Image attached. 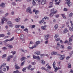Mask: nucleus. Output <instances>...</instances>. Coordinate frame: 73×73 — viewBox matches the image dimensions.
<instances>
[{
	"mask_svg": "<svg viewBox=\"0 0 73 73\" xmlns=\"http://www.w3.org/2000/svg\"><path fill=\"white\" fill-rule=\"evenodd\" d=\"M60 40V39L59 38L55 39V41H59Z\"/></svg>",
	"mask_w": 73,
	"mask_h": 73,
	"instance_id": "nucleus-41",
	"label": "nucleus"
},
{
	"mask_svg": "<svg viewBox=\"0 0 73 73\" xmlns=\"http://www.w3.org/2000/svg\"><path fill=\"white\" fill-rule=\"evenodd\" d=\"M55 17H56V18H58V17H59V15H56L55 16Z\"/></svg>",
	"mask_w": 73,
	"mask_h": 73,
	"instance_id": "nucleus-62",
	"label": "nucleus"
},
{
	"mask_svg": "<svg viewBox=\"0 0 73 73\" xmlns=\"http://www.w3.org/2000/svg\"><path fill=\"white\" fill-rule=\"evenodd\" d=\"M68 68H71V64H68Z\"/></svg>",
	"mask_w": 73,
	"mask_h": 73,
	"instance_id": "nucleus-44",
	"label": "nucleus"
},
{
	"mask_svg": "<svg viewBox=\"0 0 73 73\" xmlns=\"http://www.w3.org/2000/svg\"><path fill=\"white\" fill-rule=\"evenodd\" d=\"M55 10V9H51L50 11V12H51V13H52L54 14V13H56L57 12V11L56 10L54 11Z\"/></svg>",
	"mask_w": 73,
	"mask_h": 73,
	"instance_id": "nucleus-7",
	"label": "nucleus"
},
{
	"mask_svg": "<svg viewBox=\"0 0 73 73\" xmlns=\"http://www.w3.org/2000/svg\"><path fill=\"white\" fill-rule=\"evenodd\" d=\"M25 62V61H24L23 62H22L21 64V66H23L24 64V62Z\"/></svg>",
	"mask_w": 73,
	"mask_h": 73,
	"instance_id": "nucleus-34",
	"label": "nucleus"
},
{
	"mask_svg": "<svg viewBox=\"0 0 73 73\" xmlns=\"http://www.w3.org/2000/svg\"><path fill=\"white\" fill-rule=\"evenodd\" d=\"M7 24H9V26L10 27H13V25L12 22L10 21H8L7 22Z\"/></svg>",
	"mask_w": 73,
	"mask_h": 73,
	"instance_id": "nucleus-8",
	"label": "nucleus"
},
{
	"mask_svg": "<svg viewBox=\"0 0 73 73\" xmlns=\"http://www.w3.org/2000/svg\"><path fill=\"white\" fill-rule=\"evenodd\" d=\"M56 45L58 47H59L60 48H62L63 49H64V46L63 45H60V43L59 42L57 43Z\"/></svg>",
	"mask_w": 73,
	"mask_h": 73,
	"instance_id": "nucleus-3",
	"label": "nucleus"
},
{
	"mask_svg": "<svg viewBox=\"0 0 73 73\" xmlns=\"http://www.w3.org/2000/svg\"><path fill=\"white\" fill-rule=\"evenodd\" d=\"M68 30H67V29H65L64 30V31L65 33H66V32H68Z\"/></svg>",
	"mask_w": 73,
	"mask_h": 73,
	"instance_id": "nucleus-35",
	"label": "nucleus"
},
{
	"mask_svg": "<svg viewBox=\"0 0 73 73\" xmlns=\"http://www.w3.org/2000/svg\"><path fill=\"white\" fill-rule=\"evenodd\" d=\"M0 7H1V8H4V7H5V4L4 3H2L0 5Z\"/></svg>",
	"mask_w": 73,
	"mask_h": 73,
	"instance_id": "nucleus-20",
	"label": "nucleus"
},
{
	"mask_svg": "<svg viewBox=\"0 0 73 73\" xmlns=\"http://www.w3.org/2000/svg\"><path fill=\"white\" fill-rule=\"evenodd\" d=\"M28 29H27V28H26L24 30V31H25L26 32H27V33L28 32Z\"/></svg>",
	"mask_w": 73,
	"mask_h": 73,
	"instance_id": "nucleus-38",
	"label": "nucleus"
},
{
	"mask_svg": "<svg viewBox=\"0 0 73 73\" xmlns=\"http://www.w3.org/2000/svg\"><path fill=\"white\" fill-rule=\"evenodd\" d=\"M73 28H70L69 29V30L70 31H73Z\"/></svg>",
	"mask_w": 73,
	"mask_h": 73,
	"instance_id": "nucleus-60",
	"label": "nucleus"
},
{
	"mask_svg": "<svg viewBox=\"0 0 73 73\" xmlns=\"http://www.w3.org/2000/svg\"><path fill=\"white\" fill-rule=\"evenodd\" d=\"M7 34L8 36H9L11 35V33L10 32H8Z\"/></svg>",
	"mask_w": 73,
	"mask_h": 73,
	"instance_id": "nucleus-61",
	"label": "nucleus"
},
{
	"mask_svg": "<svg viewBox=\"0 0 73 73\" xmlns=\"http://www.w3.org/2000/svg\"><path fill=\"white\" fill-rule=\"evenodd\" d=\"M69 42H72V38L70 37L69 39Z\"/></svg>",
	"mask_w": 73,
	"mask_h": 73,
	"instance_id": "nucleus-46",
	"label": "nucleus"
},
{
	"mask_svg": "<svg viewBox=\"0 0 73 73\" xmlns=\"http://www.w3.org/2000/svg\"><path fill=\"white\" fill-rule=\"evenodd\" d=\"M33 5L36 4V2H35V1L34 0H33Z\"/></svg>",
	"mask_w": 73,
	"mask_h": 73,
	"instance_id": "nucleus-49",
	"label": "nucleus"
},
{
	"mask_svg": "<svg viewBox=\"0 0 73 73\" xmlns=\"http://www.w3.org/2000/svg\"><path fill=\"white\" fill-rule=\"evenodd\" d=\"M33 59H36V58H38L39 61L40 60V56H37L33 55Z\"/></svg>",
	"mask_w": 73,
	"mask_h": 73,
	"instance_id": "nucleus-4",
	"label": "nucleus"
},
{
	"mask_svg": "<svg viewBox=\"0 0 73 73\" xmlns=\"http://www.w3.org/2000/svg\"><path fill=\"white\" fill-rule=\"evenodd\" d=\"M68 49H71L72 47H71L70 46H68Z\"/></svg>",
	"mask_w": 73,
	"mask_h": 73,
	"instance_id": "nucleus-56",
	"label": "nucleus"
},
{
	"mask_svg": "<svg viewBox=\"0 0 73 73\" xmlns=\"http://www.w3.org/2000/svg\"><path fill=\"white\" fill-rule=\"evenodd\" d=\"M49 38V34H47L46 35L44 36V38L46 40H47Z\"/></svg>",
	"mask_w": 73,
	"mask_h": 73,
	"instance_id": "nucleus-13",
	"label": "nucleus"
},
{
	"mask_svg": "<svg viewBox=\"0 0 73 73\" xmlns=\"http://www.w3.org/2000/svg\"><path fill=\"white\" fill-rule=\"evenodd\" d=\"M15 20L16 21H17V22H18L20 21V18H18L17 19H15Z\"/></svg>",
	"mask_w": 73,
	"mask_h": 73,
	"instance_id": "nucleus-29",
	"label": "nucleus"
},
{
	"mask_svg": "<svg viewBox=\"0 0 73 73\" xmlns=\"http://www.w3.org/2000/svg\"><path fill=\"white\" fill-rule=\"evenodd\" d=\"M70 23L71 24V27H73V23L72 22V21H70Z\"/></svg>",
	"mask_w": 73,
	"mask_h": 73,
	"instance_id": "nucleus-53",
	"label": "nucleus"
},
{
	"mask_svg": "<svg viewBox=\"0 0 73 73\" xmlns=\"http://www.w3.org/2000/svg\"><path fill=\"white\" fill-rule=\"evenodd\" d=\"M64 11H68V9L66 8H64L63 9Z\"/></svg>",
	"mask_w": 73,
	"mask_h": 73,
	"instance_id": "nucleus-55",
	"label": "nucleus"
},
{
	"mask_svg": "<svg viewBox=\"0 0 73 73\" xmlns=\"http://www.w3.org/2000/svg\"><path fill=\"white\" fill-rule=\"evenodd\" d=\"M58 56H61L60 57V60H64V58H65V55H61V54H58Z\"/></svg>",
	"mask_w": 73,
	"mask_h": 73,
	"instance_id": "nucleus-5",
	"label": "nucleus"
},
{
	"mask_svg": "<svg viewBox=\"0 0 73 73\" xmlns=\"http://www.w3.org/2000/svg\"><path fill=\"white\" fill-rule=\"evenodd\" d=\"M20 38L22 40H24V35L23 34H21L20 35Z\"/></svg>",
	"mask_w": 73,
	"mask_h": 73,
	"instance_id": "nucleus-18",
	"label": "nucleus"
},
{
	"mask_svg": "<svg viewBox=\"0 0 73 73\" xmlns=\"http://www.w3.org/2000/svg\"><path fill=\"white\" fill-rule=\"evenodd\" d=\"M27 12H29L31 14H32V12L31 11V7H29L26 10Z\"/></svg>",
	"mask_w": 73,
	"mask_h": 73,
	"instance_id": "nucleus-2",
	"label": "nucleus"
},
{
	"mask_svg": "<svg viewBox=\"0 0 73 73\" xmlns=\"http://www.w3.org/2000/svg\"><path fill=\"white\" fill-rule=\"evenodd\" d=\"M7 64L6 63H3L1 64V66H0V69H1L2 68H4V67H5L6 66Z\"/></svg>",
	"mask_w": 73,
	"mask_h": 73,
	"instance_id": "nucleus-12",
	"label": "nucleus"
},
{
	"mask_svg": "<svg viewBox=\"0 0 73 73\" xmlns=\"http://www.w3.org/2000/svg\"><path fill=\"white\" fill-rule=\"evenodd\" d=\"M14 39V37H13L12 38H11L10 39L8 40V39H6L5 40V41L6 42H7L8 41H12Z\"/></svg>",
	"mask_w": 73,
	"mask_h": 73,
	"instance_id": "nucleus-17",
	"label": "nucleus"
},
{
	"mask_svg": "<svg viewBox=\"0 0 73 73\" xmlns=\"http://www.w3.org/2000/svg\"><path fill=\"white\" fill-rule=\"evenodd\" d=\"M32 65H35V64H36V62H32Z\"/></svg>",
	"mask_w": 73,
	"mask_h": 73,
	"instance_id": "nucleus-59",
	"label": "nucleus"
},
{
	"mask_svg": "<svg viewBox=\"0 0 73 73\" xmlns=\"http://www.w3.org/2000/svg\"><path fill=\"white\" fill-rule=\"evenodd\" d=\"M68 42V41L67 40H66L64 42V44H66Z\"/></svg>",
	"mask_w": 73,
	"mask_h": 73,
	"instance_id": "nucleus-63",
	"label": "nucleus"
},
{
	"mask_svg": "<svg viewBox=\"0 0 73 73\" xmlns=\"http://www.w3.org/2000/svg\"><path fill=\"white\" fill-rule=\"evenodd\" d=\"M36 46L34 45L32 46V47H30V49H33V48H36Z\"/></svg>",
	"mask_w": 73,
	"mask_h": 73,
	"instance_id": "nucleus-30",
	"label": "nucleus"
},
{
	"mask_svg": "<svg viewBox=\"0 0 73 73\" xmlns=\"http://www.w3.org/2000/svg\"><path fill=\"white\" fill-rule=\"evenodd\" d=\"M6 56H7V54H4L2 56V58H4L5 57H6Z\"/></svg>",
	"mask_w": 73,
	"mask_h": 73,
	"instance_id": "nucleus-52",
	"label": "nucleus"
},
{
	"mask_svg": "<svg viewBox=\"0 0 73 73\" xmlns=\"http://www.w3.org/2000/svg\"><path fill=\"white\" fill-rule=\"evenodd\" d=\"M40 3H41L42 4V5H44V4H46V0H41Z\"/></svg>",
	"mask_w": 73,
	"mask_h": 73,
	"instance_id": "nucleus-11",
	"label": "nucleus"
},
{
	"mask_svg": "<svg viewBox=\"0 0 73 73\" xmlns=\"http://www.w3.org/2000/svg\"><path fill=\"white\" fill-rule=\"evenodd\" d=\"M51 54H52V55H56V54H57V52H55L54 51H53L51 52Z\"/></svg>",
	"mask_w": 73,
	"mask_h": 73,
	"instance_id": "nucleus-22",
	"label": "nucleus"
},
{
	"mask_svg": "<svg viewBox=\"0 0 73 73\" xmlns=\"http://www.w3.org/2000/svg\"><path fill=\"white\" fill-rule=\"evenodd\" d=\"M70 57V56H67L66 57V60H69Z\"/></svg>",
	"mask_w": 73,
	"mask_h": 73,
	"instance_id": "nucleus-54",
	"label": "nucleus"
},
{
	"mask_svg": "<svg viewBox=\"0 0 73 73\" xmlns=\"http://www.w3.org/2000/svg\"><path fill=\"white\" fill-rule=\"evenodd\" d=\"M32 68V66L31 65H29V66L28 67H27V69L29 70L30 69V70H33L34 69V68Z\"/></svg>",
	"mask_w": 73,
	"mask_h": 73,
	"instance_id": "nucleus-9",
	"label": "nucleus"
},
{
	"mask_svg": "<svg viewBox=\"0 0 73 73\" xmlns=\"http://www.w3.org/2000/svg\"><path fill=\"white\" fill-rule=\"evenodd\" d=\"M61 15L64 18V19H66V17H65V14H61Z\"/></svg>",
	"mask_w": 73,
	"mask_h": 73,
	"instance_id": "nucleus-23",
	"label": "nucleus"
},
{
	"mask_svg": "<svg viewBox=\"0 0 73 73\" xmlns=\"http://www.w3.org/2000/svg\"><path fill=\"white\" fill-rule=\"evenodd\" d=\"M2 20V23L4 24V21H7L8 19H7L6 18H5V17H3V19H1Z\"/></svg>",
	"mask_w": 73,
	"mask_h": 73,
	"instance_id": "nucleus-6",
	"label": "nucleus"
},
{
	"mask_svg": "<svg viewBox=\"0 0 73 73\" xmlns=\"http://www.w3.org/2000/svg\"><path fill=\"white\" fill-rule=\"evenodd\" d=\"M42 70H46V71H48L47 70L45 69V67H42Z\"/></svg>",
	"mask_w": 73,
	"mask_h": 73,
	"instance_id": "nucleus-57",
	"label": "nucleus"
},
{
	"mask_svg": "<svg viewBox=\"0 0 73 73\" xmlns=\"http://www.w3.org/2000/svg\"><path fill=\"white\" fill-rule=\"evenodd\" d=\"M52 66L54 68L56 69L54 70L55 72H57V70H58V69H57V67L56 66V62H55V61H54L53 62L52 64Z\"/></svg>",
	"mask_w": 73,
	"mask_h": 73,
	"instance_id": "nucleus-1",
	"label": "nucleus"
},
{
	"mask_svg": "<svg viewBox=\"0 0 73 73\" xmlns=\"http://www.w3.org/2000/svg\"><path fill=\"white\" fill-rule=\"evenodd\" d=\"M42 62H41V64H42L43 65H45V62L43 60H41Z\"/></svg>",
	"mask_w": 73,
	"mask_h": 73,
	"instance_id": "nucleus-27",
	"label": "nucleus"
},
{
	"mask_svg": "<svg viewBox=\"0 0 73 73\" xmlns=\"http://www.w3.org/2000/svg\"><path fill=\"white\" fill-rule=\"evenodd\" d=\"M5 36L4 34H0V37H3Z\"/></svg>",
	"mask_w": 73,
	"mask_h": 73,
	"instance_id": "nucleus-36",
	"label": "nucleus"
},
{
	"mask_svg": "<svg viewBox=\"0 0 73 73\" xmlns=\"http://www.w3.org/2000/svg\"><path fill=\"white\" fill-rule=\"evenodd\" d=\"M46 27L47 26L46 25H45L44 26H42L41 27V29L44 30V31H45V30H46V29H45V28H46Z\"/></svg>",
	"mask_w": 73,
	"mask_h": 73,
	"instance_id": "nucleus-14",
	"label": "nucleus"
},
{
	"mask_svg": "<svg viewBox=\"0 0 73 73\" xmlns=\"http://www.w3.org/2000/svg\"><path fill=\"white\" fill-rule=\"evenodd\" d=\"M55 29H57L58 28V25H56L54 26Z\"/></svg>",
	"mask_w": 73,
	"mask_h": 73,
	"instance_id": "nucleus-31",
	"label": "nucleus"
},
{
	"mask_svg": "<svg viewBox=\"0 0 73 73\" xmlns=\"http://www.w3.org/2000/svg\"><path fill=\"white\" fill-rule=\"evenodd\" d=\"M66 1H67V5L69 7H70V0H65Z\"/></svg>",
	"mask_w": 73,
	"mask_h": 73,
	"instance_id": "nucleus-15",
	"label": "nucleus"
},
{
	"mask_svg": "<svg viewBox=\"0 0 73 73\" xmlns=\"http://www.w3.org/2000/svg\"><path fill=\"white\" fill-rule=\"evenodd\" d=\"M72 16L73 13H70V14H69V17H72Z\"/></svg>",
	"mask_w": 73,
	"mask_h": 73,
	"instance_id": "nucleus-33",
	"label": "nucleus"
},
{
	"mask_svg": "<svg viewBox=\"0 0 73 73\" xmlns=\"http://www.w3.org/2000/svg\"><path fill=\"white\" fill-rule=\"evenodd\" d=\"M44 22V21H40L39 22V24H42V23H43Z\"/></svg>",
	"mask_w": 73,
	"mask_h": 73,
	"instance_id": "nucleus-45",
	"label": "nucleus"
},
{
	"mask_svg": "<svg viewBox=\"0 0 73 73\" xmlns=\"http://www.w3.org/2000/svg\"><path fill=\"white\" fill-rule=\"evenodd\" d=\"M48 17H45L44 18H43L42 19L43 21H44L46 20V19H48Z\"/></svg>",
	"mask_w": 73,
	"mask_h": 73,
	"instance_id": "nucleus-24",
	"label": "nucleus"
},
{
	"mask_svg": "<svg viewBox=\"0 0 73 73\" xmlns=\"http://www.w3.org/2000/svg\"><path fill=\"white\" fill-rule=\"evenodd\" d=\"M49 64L47 63L46 64V66H47V68H48V69H51V67L49 66Z\"/></svg>",
	"mask_w": 73,
	"mask_h": 73,
	"instance_id": "nucleus-21",
	"label": "nucleus"
},
{
	"mask_svg": "<svg viewBox=\"0 0 73 73\" xmlns=\"http://www.w3.org/2000/svg\"><path fill=\"white\" fill-rule=\"evenodd\" d=\"M26 59V58L25 57H22L21 59V61H23V60H25Z\"/></svg>",
	"mask_w": 73,
	"mask_h": 73,
	"instance_id": "nucleus-25",
	"label": "nucleus"
},
{
	"mask_svg": "<svg viewBox=\"0 0 73 73\" xmlns=\"http://www.w3.org/2000/svg\"><path fill=\"white\" fill-rule=\"evenodd\" d=\"M35 54L37 55H40V52L39 51H37L35 52Z\"/></svg>",
	"mask_w": 73,
	"mask_h": 73,
	"instance_id": "nucleus-16",
	"label": "nucleus"
},
{
	"mask_svg": "<svg viewBox=\"0 0 73 73\" xmlns=\"http://www.w3.org/2000/svg\"><path fill=\"white\" fill-rule=\"evenodd\" d=\"M2 49H3V50H7V48L5 47H4L2 48Z\"/></svg>",
	"mask_w": 73,
	"mask_h": 73,
	"instance_id": "nucleus-37",
	"label": "nucleus"
},
{
	"mask_svg": "<svg viewBox=\"0 0 73 73\" xmlns=\"http://www.w3.org/2000/svg\"><path fill=\"white\" fill-rule=\"evenodd\" d=\"M40 56H42L44 57L45 56V54H41L40 55Z\"/></svg>",
	"mask_w": 73,
	"mask_h": 73,
	"instance_id": "nucleus-58",
	"label": "nucleus"
},
{
	"mask_svg": "<svg viewBox=\"0 0 73 73\" xmlns=\"http://www.w3.org/2000/svg\"><path fill=\"white\" fill-rule=\"evenodd\" d=\"M54 37L55 38H57V37H58V35H57L56 34L55 35Z\"/></svg>",
	"mask_w": 73,
	"mask_h": 73,
	"instance_id": "nucleus-42",
	"label": "nucleus"
},
{
	"mask_svg": "<svg viewBox=\"0 0 73 73\" xmlns=\"http://www.w3.org/2000/svg\"><path fill=\"white\" fill-rule=\"evenodd\" d=\"M8 48H10V49L13 48V46H12L11 45L8 46Z\"/></svg>",
	"mask_w": 73,
	"mask_h": 73,
	"instance_id": "nucleus-47",
	"label": "nucleus"
},
{
	"mask_svg": "<svg viewBox=\"0 0 73 73\" xmlns=\"http://www.w3.org/2000/svg\"><path fill=\"white\" fill-rule=\"evenodd\" d=\"M40 42H41L39 41H37L36 42V45H38V44H40Z\"/></svg>",
	"mask_w": 73,
	"mask_h": 73,
	"instance_id": "nucleus-28",
	"label": "nucleus"
},
{
	"mask_svg": "<svg viewBox=\"0 0 73 73\" xmlns=\"http://www.w3.org/2000/svg\"><path fill=\"white\" fill-rule=\"evenodd\" d=\"M21 50H22V52H24V53H25V52H27V50H24L21 49Z\"/></svg>",
	"mask_w": 73,
	"mask_h": 73,
	"instance_id": "nucleus-51",
	"label": "nucleus"
},
{
	"mask_svg": "<svg viewBox=\"0 0 73 73\" xmlns=\"http://www.w3.org/2000/svg\"><path fill=\"white\" fill-rule=\"evenodd\" d=\"M54 15V14L52 13H51L49 15V16L51 17L52 16Z\"/></svg>",
	"mask_w": 73,
	"mask_h": 73,
	"instance_id": "nucleus-43",
	"label": "nucleus"
},
{
	"mask_svg": "<svg viewBox=\"0 0 73 73\" xmlns=\"http://www.w3.org/2000/svg\"><path fill=\"white\" fill-rule=\"evenodd\" d=\"M59 4H60V1H59L58 2L55 3V5H59Z\"/></svg>",
	"mask_w": 73,
	"mask_h": 73,
	"instance_id": "nucleus-40",
	"label": "nucleus"
},
{
	"mask_svg": "<svg viewBox=\"0 0 73 73\" xmlns=\"http://www.w3.org/2000/svg\"><path fill=\"white\" fill-rule=\"evenodd\" d=\"M26 70V68H25L22 69V71L23 72H24Z\"/></svg>",
	"mask_w": 73,
	"mask_h": 73,
	"instance_id": "nucleus-48",
	"label": "nucleus"
},
{
	"mask_svg": "<svg viewBox=\"0 0 73 73\" xmlns=\"http://www.w3.org/2000/svg\"><path fill=\"white\" fill-rule=\"evenodd\" d=\"M20 26H21V25H16L15 27L17 28H19V27H20Z\"/></svg>",
	"mask_w": 73,
	"mask_h": 73,
	"instance_id": "nucleus-39",
	"label": "nucleus"
},
{
	"mask_svg": "<svg viewBox=\"0 0 73 73\" xmlns=\"http://www.w3.org/2000/svg\"><path fill=\"white\" fill-rule=\"evenodd\" d=\"M11 53H13V55H14V54H16V52L15 51H12L11 52Z\"/></svg>",
	"mask_w": 73,
	"mask_h": 73,
	"instance_id": "nucleus-50",
	"label": "nucleus"
},
{
	"mask_svg": "<svg viewBox=\"0 0 73 73\" xmlns=\"http://www.w3.org/2000/svg\"><path fill=\"white\" fill-rule=\"evenodd\" d=\"M10 60H11V58H10V56H9L7 58V61H9Z\"/></svg>",
	"mask_w": 73,
	"mask_h": 73,
	"instance_id": "nucleus-26",
	"label": "nucleus"
},
{
	"mask_svg": "<svg viewBox=\"0 0 73 73\" xmlns=\"http://www.w3.org/2000/svg\"><path fill=\"white\" fill-rule=\"evenodd\" d=\"M33 12H35V15H37L40 12L38 10H36L35 9H34L33 11Z\"/></svg>",
	"mask_w": 73,
	"mask_h": 73,
	"instance_id": "nucleus-10",
	"label": "nucleus"
},
{
	"mask_svg": "<svg viewBox=\"0 0 73 73\" xmlns=\"http://www.w3.org/2000/svg\"><path fill=\"white\" fill-rule=\"evenodd\" d=\"M20 68V67L19 66H18L17 64H16L15 65V68L16 69H19Z\"/></svg>",
	"mask_w": 73,
	"mask_h": 73,
	"instance_id": "nucleus-19",
	"label": "nucleus"
},
{
	"mask_svg": "<svg viewBox=\"0 0 73 73\" xmlns=\"http://www.w3.org/2000/svg\"><path fill=\"white\" fill-rule=\"evenodd\" d=\"M13 73H20L19 71L18 70L14 71L13 72Z\"/></svg>",
	"mask_w": 73,
	"mask_h": 73,
	"instance_id": "nucleus-32",
	"label": "nucleus"
},
{
	"mask_svg": "<svg viewBox=\"0 0 73 73\" xmlns=\"http://www.w3.org/2000/svg\"><path fill=\"white\" fill-rule=\"evenodd\" d=\"M12 5H16V4L15 3L13 2L12 3Z\"/></svg>",
	"mask_w": 73,
	"mask_h": 73,
	"instance_id": "nucleus-64",
	"label": "nucleus"
}]
</instances>
